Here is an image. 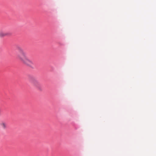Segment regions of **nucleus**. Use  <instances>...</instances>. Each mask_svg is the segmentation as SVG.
<instances>
[{
  "mask_svg": "<svg viewBox=\"0 0 156 156\" xmlns=\"http://www.w3.org/2000/svg\"><path fill=\"white\" fill-rule=\"evenodd\" d=\"M16 48L18 51L16 55V58L23 64L32 67L34 64V62L28 58L26 53L22 48L20 46H17Z\"/></svg>",
  "mask_w": 156,
  "mask_h": 156,
  "instance_id": "f257e3e1",
  "label": "nucleus"
},
{
  "mask_svg": "<svg viewBox=\"0 0 156 156\" xmlns=\"http://www.w3.org/2000/svg\"><path fill=\"white\" fill-rule=\"evenodd\" d=\"M29 80L30 82L34 86L39 87L40 83L37 79L34 77L30 76L29 77Z\"/></svg>",
  "mask_w": 156,
  "mask_h": 156,
  "instance_id": "f03ea898",
  "label": "nucleus"
},
{
  "mask_svg": "<svg viewBox=\"0 0 156 156\" xmlns=\"http://www.w3.org/2000/svg\"><path fill=\"white\" fill-rule=\"evenodd\" d=\"M11 34L8 32H5L2 31H0V37H3L5 36H10Z\"/></svg>",
  "mask_w": 156,
  "mask_h": 156,
  "instance_id": "7ed1b4c3",
  "label": "nucleus"
},
{
  "mask_svg": "<svg viewBox=\"0 0 156 156\" xmlns=\"http://www.w3.org/2000/svg\"><path fill=\"white\" fill-rule=\"evenodd\" d=\"M0 125L2 128L3 129H5L7 128V126L6 124L4 122H1L0 123Z\"/></svg>",
  "mask_w": 156,
  "mask_h": 156,
  "instance_id": "20e7f679",
  "label": "nucleus"
}]
</instances>
